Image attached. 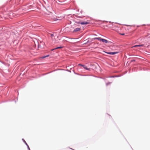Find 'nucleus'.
Returning a JSON list of instances; mask_svg holds the SVG:
<instances>
[{"instance_id":"1","label":"nucleus","mask_w":150,"mask_h":150,"mask_svg":"<svg viewBox=\"0 0 150 150\" xmlns=\"http://www.w3.org/2000/svg\"><path fill=\"white\" fill-rule=\"evenodd\" d=\"M76 22L78 24L80 23L82 25H86V24H89V22H87V21L81 22V23H80L79 22Z\"/></svg>"},{"instance_id":"2","label":"nucleus","mask_w":150,"mask_h":150,"mask_svg":"<svg viewBox=\"0 0 150 150\" xmlns=\"http://www.w3.org/2000/svg\"><path fill=\"white\" fill-rule=\"evenodd\" d=\"M79 65L83 67V68L86 70H89V71L90 70V69L88 68L86 66V65H83L81 64H79Z\"/></svg>"},{"instance_id":"3","label":"nucleus","mask_w":150,"mask_h":150,"mask_svg":"<svg viewBox=\"0 0 150 150\" xmlns=\"http://www.w3.org/2000/svg\"><path fill=\"white\" fill-rule=\"evenodd\" d=\"M108 54H112V55H114L115 54H117L118 53V52H106Z\"/></svg>"},{"instance_id":"4","label":"nucleus","mask_w":150,"mask_h":150,"mask_svg":"<svg viewBox=\"0 0 150 150\" xmlns=\"http://www.w3.org/2000/svg\"><path fill=\"white\" fill-rule=\"evenodd\" d=\"M101 41L105 43H107L108 42V41L107 40L102 38L101 40Z\"/></svg>"},{"instance_id":"5","label":"nucleus","mask_w":150,"mask_h":150,"mask_svg":"<svg viewBox=\"0 0 150 150\" xmlns=\"http://www.w3.org/2000/svg\"><path fill=\"white\" fill-rule=\"evenodd\" d=\"M80 30H81L80 28H76L75 29H74V30L73 31L74 32H77V31H80Z\"/></svg>"},{"instance_id":"6","label":"nucleus","mask_w":150,"mask_h":150,"mask_svg":"<svg viewBox=\"0 0 150 150\" xmlns=\"http://www.w3.org/2000/svg\"><path fill=\"white\" fill-rule=\"evenodd\" d=\"M94 39H97L99 41H101L102 38H101L100 37H98V38H93Z\"/></svg>"},{"instance_id":"7","label":"nucleus","mask_w":150,"mask_h":150,"mask_svg":"<svg viewBox=\"0 0 150 150\" xmlns=\"http://www.w3.org/2000/svg\"><path fill=\"white\" fill-rule=\"evenodd\" d=\"M144 46L143 45H135L133 47H143Z\"/></svg>"},{"instance_id":"8","label":"nucleus","mask_w":150,"mask_h":150,"mask_svg":"<svg viewBox=\"0 0 150 150\" xmlns=\"http://www.w3.org/2000/svg\"><path fill=\"white\" fill-rule=\"evenodd\" d=\"M62 48V47H56L55 48H54V49H52V50H51L52 51H53L54 50H56V49H59V48Z\"/></svg>"},{"instance_id":"9","label":"nucleus","mask_w":150,"mask_h":150,"mask_svg":"<svg viewBox=\"0 0 150 150\" xmlns=\"http://www.w3.org/2000/svg\"><path fill=\"white\" fill-rule=\"evenodd\" d=\"M50 35H51V38L52 39V40H53V39H54L53 38V36H54V35H53V34H50Z\"/></svg>"},{"instance_id":"10","label":"nucleus","mask_w":150,"mask_h":150,"mask_svg":"<svg viewBox=\"0 0 150 150\" xmlns=\"http://www.w3.org/2000/svg\"><path fill=\"white\" fill-rule=\"evenodd\" d=\"M49 56V55H47V56H44V57H43V58H45L46 57H48Z\"/></svg>"},{"instance_id":"11","label":"nucleus","mask_w":150,"mask_h":150,"mask_svg":"<svg viewBox=\"0 0 150 150\" xmlns=\"http://www.w3.org/2000/svg\"><path fill=\"white\" fill-rule=\"evenodd\" d=\"M120 35H125V33H120Z\"/></svg>"},{"instance_id":"12","label":"nucleus","mask_w":150,"mask_h":150,"mask_svg":"<svg viewBox=\"0 0 150 150\" xmlns=\"http://www.w3.org/2000/svg\"><path fill=\"white\" fill-rule=\"evenodd\" d=\"M135 61V60H132L131 61V62H133V61Z\"/></svg>"},{"instance_id":"13","label":"nucleus","mask_w":150,"mask_h":150,"mask_svg":"<svg viewBox=\"0 0 150 150\" xmlns=\"http://www.w3.org/2000/svg\"><path fill=\"white\" fill-rule=\"evenodd\" d=\"M25 143L27 145V144L26 143V142H25Z\"/></svg>"},{"instance_id":"14","label":"nucleus","mask_w":150,"mask_h":150,"mask_svg":"<svg viewBox=\"0 0 150 150\" xmlns=\"http://www.w3.org/2000/svg\"><path fill=\"white\" fill-rule=\"evenodd\" d=\"M57 38H58V36H57Z\"/></svg>"}]
</instances>
